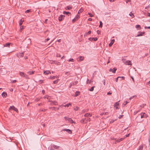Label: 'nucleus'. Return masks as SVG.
I'll return each mask as SVG.
<instances>
[{
    "label": "nucleus",
    "instance_id": "1",
    "mask_svg": "<svg viewBox=\"0 0 150 150\" xmlns=\"http://www.w3.org/2000/svg\"><path fill=\"white\" fill-rule=\"evenodd\" d=\"M19 74L21 76L24 77L27 79H30L28 76V75L25 74L23 72L19 71Z\"/></svg>",
    "mask_w": 150,
    "mask_h": 150
},
{
    "label": "nucleus",
    "instance_id": "2",
    "mask_svg": "<svg viewBox=\"0 0 150 150\" xmlns=\"http://www.w3.org/2000/svg\"><path fill=\"white\" fill-rule=\"evenodd\" d=\"M2 67L3 68H0V74L4 75L6 73L7 71L4 66H2Z\"/></svg>",
    "mask_w": 150,
    "mask_h": 150
},
{
    "label": "nucleus",
    "instance_id": "3",
    "mask_svg": "<svg viewBox=\"0 0 150 150\" xmlns=\"http://www.w3.org/2000/svg\"><path fill=\"white\" fill-rule=\"evenodd\" d=\"M59 147V146L53 144H51L50 147V149L51 150H54L55 149H58Z\"/></svg>",
    "mask_w": 150,
    "mask_h": 150
},
{
    "label": "nucleus",
    "instance_id": "4",
    "mask_svg": "<svg viewBox=\"0 0 150 150\" xmlns=\"http://www.w3.org/2000/svg\"><path fill=\"white\" fill-rule=\"evenodd\" d=\"M122 61L125 65H132V64L131 61L128 60H126L125 59H123Z\"/></svg>",
    "mask_w": 150,
    "mask_h": 150
},
{
    "label": "nucleus",
    "instance_id": "5",
    "mask_svg": "<svg viewBox=\"0 0 150 150\" xmlns=\"http://www.w3.org/2000/svg\"><path fill=\"white\" fill-rule=\"evenodd\" d=\"M79 12H78V14L76 15V16L72 20V22L74 23L75 21H76L78 19H79L80 17V15L79 14Z\"/></svg>",
    "mask_w": 150,
    "mask_h": 150
},
{
    "label": "nucleus",
    "instance_id": "6",
    "mask_svg": "<svg viewBox=\"0 0 150 150\" xmlns=\"http://www.w3.org/2000/svg\"><path fill=\"white\" fill-rule=\"evenodd\" d=\"M141 115V117L142 118H146L148 116L144 112H142L140 114Z\"/></svg>",
    "mask_w": 150,
    "mask_h": 150
},
{
    "label": "nucleus",
    "instance_id": "7",
    "mask_svg": "<svg viewBox=\"0 0 150 150\" xmlns=\"http://www.w3.org/2000/svg\"><path fill=\"white\" fill-rule=\"evenodd\" d=\"M62 131H66L68 132L69 134H72V132L71 130L69 129H65L62 130Z\"/></svg>",
    "mask_w": 150,
    "mask_h": 150
},
{
    "label": "nucleus",
    "instance_id": "8",
    "mask_svg": "<svg viewBox=\"0 0 150 150\" xmlns=\"http://www.w3.org/2000/svg\"><path fill=\"white\" fill-rule=\"evenodd\" d=\"M65 17V16L63 15H61L59 17V21H62L64 18Z\"/></svg>",
    "mask_w": 150,
    "mask_h": 150
},
{
    "label": "nucleus",
    "instance_id": "9",
    "mask_svg": "<svg viewBox=\"0 0 150 150\" xmlns=\"http://www.w3.org/2000/svg\"><path fill=\"white\" fill-rule=\"evenodd\" d=\"M84 59V57L83 56H80L77 58V60L78 61H80L83 60Z\"/></svg>",
    "mask_w": 150,
    "mask_h": 150
},
{
    "label": "nucleus",
    "instance_id": "10",
    "mask_svg": "<svg viewBox=\"0 0 150 150\" xmlns=\"http://www.w3.org/2000/svg\"><path fill=\"white\" fill-rule=\"evenodd\" d=\"M119 105V103H118V102H116L115 103V105H114V107L116 108V109H119V108L118 107V105Z\"/></svg>",
    "mask_w": 150,
    "mask_h": 150
},
{
    "label": "nucleus",
    "instance_id": "11",
    "mask_svg": "<svg viewBox=\"0 0 150 150\" xmlns=\"http://www.w3.org/2000/svg\"><path fill=\"white\" fill-rule=\"evenodd\" d=\"M23 53L22 52L21 53H20L17 54V56L19 57H21L23 56Z\"/></svg>",
    "mask_w": 150,
    "mask_h": 150
},
{
    "label": "nucleus",
    "instance_id": "12",
    "mask_svg": "<svg viewBox=\"0 0 150 150\" xmlns=\"http://www.w3.org/2000/svg\"><path fill=\"white\" fill-rule=\"evenodd\" d=\"M35 72V71H29L27 72V73L30 75H32L34 74Z\"/></svg>",
    "mask_w": 150,
    "mask_h": 150
},
{
    "label": "nucleus",
    "instance_id": "13",
    "mask_svg": "<svg viewBox=\"0 0 150 150\" xmlns=\"http://www.w3.org/2000/svg\"><path fill=\"white\" fill-rule=\"evenodd\" d=\"M115 40L114 39L111 40L109 44V46L110 47L112 46L115 42Z\"/></svg>",
    "mask_w": 150,
    "mask_h": 150
},
{
    "label": "nucleus",
    "instance_id": "14",
    "mask_svg": "<svg viewBox=\"0 0 150 150\" xmlns=\"http://www.w3.org/2000/svg\"><path fill=\"white\" fill-rule=\"evenodd\" d=\"M2 96L3 98H6L7 96V93L5 92H4L2 93Z\"/></svg>",
    "mask_w": 150,
    "mask_h": 150
},
{
    "label": "nucleus",
    "instance_id": "15",
    "mask_svg": "<svg viewBox=\"0 0 150 150\" xmlns=\"http://www.w3.org/2000/svg\"><path fill=\"white\" fill-rule=\"evenodd\" d=\"M67 120L71 124L74 123L73 120L71 118H68Z\"/></svg>",
    "mask_w": 150,
    "mask_h": 150
},
{
    "label": "nucleus",
    "instance_id": "16",
    "mask_svg": "<svg viewBox=\"0 0 150 150\" xmlns=\"http://www.w3.org/2000/svg\"><path fill=\"white\" fill-rule=\"evenodd\" d=\"M125 138H122L119 139H118L115 140V141L117 142H120L124 140Z\"/></svg>",
    "mask_w": 150,
    "mask_h": 150
},
{
    "label": "nucleus",
    "instance_id": "17",
    "mask_svg": "<svg viewBox=\"0 0 150 150\" xmlns=\"http://www.w3.org/2000/svg\"><path fill=\"white\" fill-rule=\"evenodd\" d=\"M51 73L50 71L48 70L44 71L43 74L45 75H48L49 74Z\"/></svg>",
    "mask_w": 150,
    "mask_h": 150
},
{
    "label": "nucleus",
    "instance_id": "18",
    "mask_svg": "<svg viewBox=\"0 0 150 150\" xmlns=\"http://www.w3.org/2000/svg\"><path fill=\"white\" fill-rule=\"evenodd\" d=\"M10 45V43H6L4 44V47H9Z\"/></svg>",
    "mask_w": 150,
    "mask_h": 150
},
{
    "label": "nucleus",
    "instance_id": "19",
    "mask_svg": "<svg viewBox=\"0 0 150 150\" xmlns=\"http://www.w3.org/2000/svg\"><path fill=\"white\" fill-rule=\"evenodd\" d=\"M91 116H92V114H91L88 113H87L84 115V116L85 117H91Z\"/></svg>",
    "mask_w": 150,
    "mask_h": 150
},
{
    "label": "nucleus",
    "instance_id": "20",
    "mask_svg": "<svg viewBox=\"0 0 150 150\" xmlns=\"http://www.w3.org/2000/svg\"><path fill=\"white\" fill-rule=\"evenodd\" d=\"M24 21V20L22 18L21 19L20 21L19 22V25H20L21 26L23 23V22Z\"/></svg>",
    "mask_w": 150,
    "mask_h": 150
},
{
    "label": "nucleus",
    "instance_id": "21",
    "mask_svg": "<svg viewBox=\"0 0 150 150\" xmlns=\"http://www.w3.org/2000/svg\"><path fill=\"white\" fill-rule=\"evenodd\" d=\"M80 92L78 91H76L75 93V96H78L80 94Z\"/></svg>",
    "mask_w": 150,
    "mask_h": 150
},
{
    "label": "nucleus",
    "instance_id": "22",
    "mask_svg": "<svg viewBox=\"0 0 150 150\" xmlns=\"http://www.w3.org/2000/svg\"><path fill=\"white\" fill-rule=\"evenodd\" d=\"M14 107H15L14 106H10V108H9L8 111H10L12 109L14 110V108H13Z\"/></svg>",
    "mask_w": 150,
    "mask_h": 150
},
{
    "label": "nucleus",
    "instance_id": "23",
    "mask_svg": "<svg viewBox=\"0 0 150 150\" xmlns=\"http://www.w3.org/2000/svg\"><path fill=\"white\" fill-rule=\"evenodd\" d=\"M72 8V7L69 6H67L65 8V9L66 10H69L71 9Z\"/></svg>",
    "mask_w": 150,
    "mask_h": 150
},
{
    "label": "nucleus",
    "instance_id": "24",
    "mask_svg": "<svg viewBox=\"0 0 150 150\" xmlns=\"http://www.w3.org/2000/svg\"><path fill=\"white\" fill-rule=\"evenodd\" d=\"M144 32H141L140 33V34H138L137 36H136V37H139L140 36H142L143 35V34H144Z\"/></svg>",
    "mask_w": 150,
    "mask_h": 150
},
{
    "label": "nucleus",
    "instance_id": "25",
    "mask_svg": "<svg viewBox=\"0 0 150 150\" xmlns=\"http://www.w3.org/2000/svg\"><path fill=\"white\" fill-rule=\"evenodd\" d=\"M143 149V146L142 145H140L139 147L138 150H142Z\"/></svg>",
    "mask_w": 150,
    "mask_h": 150
},
{
    "label": "nucleus",
    "instance_id": "26",
    "mask_svg": "<svg viewBox=\"0 0 150 150\" xmlns=\"http://www.w3.org/2000/svg\"><path fill=\"white\" fill-rule=\"evenodd\" d=\"M95 87V86H92L91 88L89 89L88 90L91 91H93L94 90V88Z\"/></svg>",
    "mask_w": 150,
    "mask_h": 150
},
{
    "label": "nucleus",
    "instance_id": "27",
    "mask_svg": "<svg viewBox=\"0 0 150 150\" xmlns=\"http://www.w3.org/2000/svg\"><path fill=\"white\" fill-rule=\"evenodd\" d=\"M117 69L115 68H114L112 70V72L113 73H115Z\"/></svg>",
    "mask_w": 150,
    "mask_h": 150
},
{
    "label": "nucleus",
    "instance_id": "28",
    "mask_svg": "<svg viewBox=\"0 0 150 150\" xmlns=\"http://www.w3.org/2000/svg\"><path fill=\"white\" fill-rule=\"evenodd\" d=\"M25 27L23 26H21L20 27V31L21 32L23 30L24 28Z\"/></svg>",
    "mask_w": 150,
    "mask_h": 150
},
{
    "label": "nucleus",
    "instance_id": "29",
    "mask_svg": "<svg viewBox=\"0 0 150 150\" xmlns=\"http://www.w3.org/2000/svg\"><path fill=\"white\" fill-rule=\"evenodd\" d=\"M129 15L130 16L132 17V18H134V15L132 12H131L129 14Z\"/></svg>",
    "mask_w": 150,
    "mask_h": 150
},
{
    "label": "nucleus",
    "instance_id": "30",
    "mask_svg": "<svg viewBox=\"0 0 150 150\" xmlns=\"http://www.w3.org/2000/svg\"><path fill=\"white\" fill-rule=\"evenodd\" d=\"M63 13L64 14H66L67 15H68L69 16V14H70V13H69V12L64 11L63 12Z\"/></svg>",
    "mask_w": 150,
    "mask_h": 150
},
{
    "label": "nucleus",
    "instance_id": "31",
    "mask_svg": "<svg viewBox=\"0 0 150 150\" xmlns=\"http://www.w3.org/2000/svg\"><path fill=\"white\" fill-rule=\"evenodd\" d=\"M86 120V119H81V120H80V122L81 123H83L85 121V120Z\"/></svg>",
    "mask_w": 150,
    "mask_h": 150
},
{
    "label": "nucleus",
    "instance_id": "32",
    "mask_svg": "<svg viewBox=\"0 0 150 150\" xmlns=\"http://www.w3.org/2000/svg\"><path fill=\"white\" fill-rule=\"evenodd\" d=\"M136 28L137 29H140L141 28V26L139 25H136L135 26Z\"/></svg>",
    "mask_w": 150,
    "mask_h": 150
},
{
    "label": "nucleus",
    "instance_id": "33",
    "mask_svg": "<svg viewBox=\"0 0 150 150\" xmlns=\"http://www.w3.org/2000/svg\"><path fill=\"white\" fill-rule=\"evenodd\" d=\"M30 43H31L30 39H28L27 40V43H28V45H29V44H30Z\"/></svg>",
    "mask_w": 150,
    "mask_h": 150
},
{
    "label": "nucleus",
    "instance_id": "34",
    "mask_svg": "<svg viewBox=\"0 0 150 150\" xmlns=\"http://www.w3.org/2000/svg\"><path fill=\"white\" fill-rule=\"evenodd\" d=\"M71 105V103H69L68 104H67L66 105H64V106L65 107H69V106L70 105Z\"/></svg>",
    "mask_w": 150,
    "mask_h": 150
},
{
    "label": "nucleus",
    "instance_id": "35",
    "mask_svg": "<svg viewBox=\"0 0 150 150\" xmlns=\"http://www.w3.org/2000/svg\"><path fill=\"white\" fill-rule=\"evenodd\" d=\"M58 81H59V79H57L54 81L53 82L54 84H57Z\"/></svg>",
    "mask_w": 150,
    "mask_h": 150
},
{
    "label": "nucleus",
    "instance_id": "36",
    "mask_svg": "<svg viewBox=\"0 0 150 150\" xmlns=\"http://www.w3.org/2000/svg\"><path fill=\"white\" fill-rule=\"evenodd\" d=\"M46 109H40L39 110L40 111L45 112L46 111Z\"/></svg>",
    "mask_w": 150,
    "mask_h": 150
},
{
    "label": "nucleus",
    "instance_id": "37",
    "mask_svg": "<svg viewBox=\"0 0 150 150\" xmlns=\"http://www.w3.org/2000/svg\"><path fill=\"white\" fill-rule=\"evenodd\" d=\"M100 24L99 25V27L100 28H102V23L101 21H100Z\"/></svg>",
    "mask_w": 150,
    "mask_h": 150
},
{
    "label": "nucleus",
    "instance_id": "38",
    "mask_svg": "<svg viewBox=\"0 0 150 150\" xmlns=\"http://www.w3.org/2000/svg\"><path fill=\"white\" fill-rule=\"evenodd\" d=\"M78 83V81H75V82H74L72 83V85H76Z\"/></svg>",
    "mask_w": 150,
    "mask_h": 150
},
{
    "label": "nucleus",
    "instance_id": "39",
    "mask_svg": "<svg viewBox=\"0 0 150 150\" xmlns=\"http://www.w3.org/2000/svg\"><path fill=\"white\" fill-rule=\"evenodd\" d=\"M13 108H14V111H15L16 112H18V110L15 107H14Z\"/></svg>",
    "mask_w": 150,
    "mask_h": 150
},
{
    "label": "nucleus",
    "instance_id": "40",
    "mask_svg": "<svg viewBox=\"0 0 150 150\" xmlns=\"http://www.w3.org/2000/svg\"><path fill=\"white\" fill-rule=\"evenodd\" d=\"M91 31H89L88 33H85L84 35H85L86 34H89L91 33Z\"/></svg>",
    "mask_w": 150,
    "mask_h": 150
},
{
    "label": "nucleus",
    "instance_id": "41",
    "mask_svg": "<svg viewBox=\"0 0 150 150\" xmlns=\"http://www.w3.org/2000/svg\"><path fill=\"white\" fill-rule=\"evenodd\" d=\"M91 82L89 81V79H87V84H90Z\"/></svg>",
    "mask_w": 150,
    "mask_h": 150
},
{
    "label": "nucleus",
    "instance_id": "42",
    "mask_svg": "<svg viewBox=\"0 0 150 150\" xmlns=\"http://www.w3.org/2000/svg\"><path fill=\"white\" fill-rule=\"evenodd\" d=\"M128 103V102L127 101H125L123 103V105H124V106H125L126 105H127Z\"/></svg>",
    "mask_w": 150,
    "mask_h": 150
},
{
    "label": "nucleus",
    "instance_id": "43",
    "mask_svg": "<svg viewBox=\"0 0 150 150\" xmlns=\"http://www.w3.org/2000/svg\"><path fill=\"white\" fill-rule=\"evenodd\" d=\"M30 11V10H27L26 11H25V13H28Z\"/></svg>",
    "mask_w": 150,
    "mask_h": 150
},
{
    "label": "nucleus",
    "instance_id": "44",
    "mask_svg": "<svg viewBox=\"0 0 150 150\" xmlns=\"http://www.w3.org/2000/svg\"><path fill=\"white\" fill-rule=\"evenodd\" d=\"M88 14L91 17H93V15L90 13H88Z\"/></svg>",
    "mask_w": 150,
    "mask_h": 150
},
{
    "label": "nucleus",
    "instance_id": "45",
    "mask_svg": "<svg viewBox=\"0 0 150 150\" xmlns=\"http://www.w3.org/2000/svg\"><path fill=\"white\" fill-rule=\"evenodd\" d=\"M55 78V76H53V77L50 76V79H54Z\"/></svg>",
    "mask_w": 150,
    "mask_h": 150
},
{
    "label": "nucleus",
    "instance_id": "46",
    "mask_svg": "<svg viewBox=\"0 0 150 150\" xmlns=\"http://www.w3.org/2000/svg\"><path fill=\"white\" fill-rule=\"evenodd\" d=\"M74 60V59H70L68 60V61L69 62H73Z\"/></svg>",
    "mask_w": 150,
    "mask_h": 150
},
{
    "label": "nucleus",
    "instance_id": "47",
    "mask_svg": "<svg viewBox=\"0 0 150 150\" xmlns=\"http://www.w3.org/2000/svg\"><path fill=\"white\" fill-rule=\"evenodd\" d=\"M120 78V76H118L117 78H116V80H115L116 82H117L118 79H119Z\"/></svg>",
    "mask_w": 150,
    "mask_h": 150
},
{
    "label": "nucleus",
    "instance_id": "48",
    "mask_svg": "<svg viewBox=\"0 0 150 150\" xmlns=\"http://www.w3.org/2000/svg\"><path fill=\"white\" fill-rule=\"evenodd\" d=\"M49 108L50 109H52L53 110H55V107H50Z\"/></svg>",
    "mask_w": 150,
    "mask_h": 150
},
{
    "label": "nucleus",
    "instance_id": "49",
    "mask_svg": "<svg viewBox=\"0 0 150 150\" xmlns=\"http://www.w3.org/2000/svg\"><path fill=\"white\" fill-rule=\"evenodd\" d=\"M123 116H124L123 115H119V117H118V118L119 119H121V118Z\"/></svg>",
    "mask_w": 150,
    "mask_h": 150
},
{
    "label": "nucleus",
    "instance_id": "50",
    "mask_svg": "<svg viewBox=\"0 0 150 150\" xmlns=\"http://www.w3.org/2000/svg\"><path fill=\"white\" fill-rule=\"evenodd\" d=\"M111 139L112 140H117L116 139L114 138V137H111Z\"/></svg>",
    "mask_w": 150,
    "mask_h": 150
},
{
    "label": "nucleus",
    "instance_id": "51",
    "mask_svg": "<svg viewBox=\"0 0 150 150\" xmlns=\"http://www.w3.org/2000/svg\"><path fill=\"white\" fill-rule=\"evenodd\" d=\"M79 109V108L78 107H76L74 109L76 110H78Z\"/></svg>",
    "mask_w": 150,
    "mask_h": 150
},
{
    "label": "nucleus",
    "instance_id": "52",
    "mask_svg": "<svg viewBox=\"0 0 150 150\" xmlns=\"http://www.w3.org/2000/svg\"><path fill=\"white\" fill-rule=\"evenodd\" d=\"M48 102H52V103H53V102L55 103V101H52L51 100H50V99L49 100Z\"/></svg>",
    "mask_w": 150,
    "mask_h": 150
},
{
    "label": "nucleus",
    "instance_id": "53",
    "mask_svg": "<svg viewBox=\"0 0 150 150\" xmlns=\"http://www.w3.org/2000/svg\"><path fill=\"white\" fill-rule=\"evenodd\" d=\"M120 79H122L124 80L125 79V77L124 76H120Z\"/></svg>",
    "mask_w": 150,
    "mask_h": 150
},
{
    "label": "nucleus",
    "instance_id": "54",
    "mask_svg": "<svg viewBox=\"0 0 150 150\" xmlns=\"http://www.w3.org/2000/svg\"><path fill=\"white\" fill-rule=\"evenodd\" d=\"M16 82V80H13L12 81V83H14L15 82Z\"/></svg>",
    "mask_w": 150,
    "mask_h": 150
},
{
    "label": "nucleus",
    "instance_id": "55",
    "mask_svg": "<svg viewBox=\"0 0 150 150\" xmlns=\"http://www.w3.org/2000/svg\"><path fill=\"white\" fill-rule=\"evenodd\" d=\"M69 118V117H65L64 118L66 120H68V118Z\"/></svg>",
    "mask_w": 150,
    "mask_h": 150
},
{
    "label": "nucleus",
    "instance_id": "56",
    "mask_svg": "<svg viewBox=\"0 0 150 150\" xmlns=\"http://www.w3.org/2000/svg\"><path fill=\"white\" fill-rule=\"evenodd\" d=\"M57 57H61V55H60V54H57Z\"/></svg>",
    "mask_w": 150,
    "mask_h": 150
},
{
    "label": "nucleus",
    "instance_id": "57",
    "mask_svg": "<svg viewBox=\"0 0 150 150\" xmlns=\"http://www.w3.org/2000/svg\"><path fill=\"white\" fill-rule=\"evenodd\" d=\"M131 78L132 79V80H133V82L134 83V78L133 76H131Z\"/></svg>",
    "mask_w": 150,
    "mask_h": 150
},
{
    "label": "nucleus",
    "instance_id": "58",
    "mask_svg": "<svg viewBox=\"0 0 150 150\" xmlns=\"http://www.w3.org/2000/svg\"><path fill=\"white\" fill-rule=\"evenodd\" d=\"M111 94H112V93L110 92V91H109V92H108L107 93V94L108 95H110Z\"/></svg>",
    "mask_w": 150,
    "mask_h": 150
},
{
    "label": "nucleus",
    "instance_id": "59",
    "mask_svg": "<svg viewBox=\"0 0 150 150\" xmlns=\"http://www.w3.org/2000/svg\"><path fill=\"white\" fill-rule=\"evenodd\" d=\"M92 39H94V41H96L97 40V39L96 38H93Z\"/></svg>",
    "mask_w": 150,
    "mask_h": 150
},
{
    "label": "nucleus",
    "instance_id": "60",
    "mask_svg": "<svg viewBox=\"0 0 150 150\" xmlns=\"http://www.w3.org/2000/svg\"><path fill=\"white\" fill-rule=\"evenodd\" d=\"M70 74V73L69 72H67L65 73L66 74L69 75Z\"/></svg>",
    "mask_w": 150,
    "mask_h": 150
},
{
    "label": "nucleus",
    "instance_id": "61",
    "mask_svg": "<svg viewBox=\"0 0 150 150\" xmlns=\"http://www.w3.org/2000/svg\"><path fill=\"white\" fill-rule=\"evenodd\" d=\"M42 93L44 94L45 93V91L44 90H43L42 91Z\"/></svg>",
    "mask_w": 150,
    "mask_h": 150
},
{
    "label": "nucleus",
    "instance_id": "62",
    "mask_svg": "<svg viewBox=\"0 0 150 150\" xmlns=\"http://www.w3.org/2000/svg\"><path fill=\"white\" fill-rule=\"evenodd\" d=\"M92 20V19L91 18H89L88 19V20L90 21H91Z\"/></svg>",
    "mask_w": 150,
    "mask_h": 150
},
{
    "label": "nucleus",
    "instance_id": "63",
    "mask_svg": "<svg viewBox=\"0 0 150 150\" xmlns=\"http://www.w3.org/2000/svg\"><path fill=\"white\" fill-rule=\"evenodd\" d=\"M100 32L99 30H97V33L98 34H100Z\"/></svg>",
    "mask_w": 150,
    "mask_h": 150
},
{
    "label": "nucleus",
    "instance_id": "64",
    "mask_svg": "<svg viewBox=\"0 0 150 150\" xmlns=\"http://www.w3.org/2000/svg\"><path fill=\"white\" fill-rule=\"evenodd\" d=\"M50 98V97L49 96H47V97H46L47 98V99H48L49 100Z\"/></svg>",
    "mask_w": 150,
    "mask_h": 150
}]
</instances>
